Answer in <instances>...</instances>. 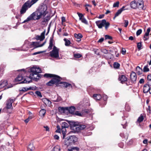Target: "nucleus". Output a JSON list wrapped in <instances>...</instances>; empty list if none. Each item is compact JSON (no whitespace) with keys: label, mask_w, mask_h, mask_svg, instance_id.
<instances>
[{"label":"nucleus","mask_w":151,"mask_h":151,"mask_svg":"<svg viewBox=\"0 0 151 151\" xmlns=\"http://www.w3.org/2000/svg\"><path fill=\"white\" fill-rule=\"evenodd\" d=\"M47 7L45 6H41L39 10L34 12L24 20L22 23H24L31 20L40 19L42 16H45L47 14Z\"/></svg>","instance_id":"1"},{"label":"nucleus","mask_w":151,"mask_h":151,"mask_svg":"<svg viewBox=\"0 0 151 151\" xmlns=\"http://www.w3.org/2000/svg\"><path fill=\"white\" fill-rule=\"evenodd\" d=\"M30 72L31 73L30 74L29 77H27L20 83H29L32 81V79L37 81L39 79V78H40L41 77V75L39 73H41L42 71L39 67L34 66L31 68Z\"/></svg>","instance_id":"2"},{"label":"nucleus","mask_w":151,"mask_h":151,"mask_svg":"<svg viewBox=\"0 0 151 151\" xmlns=\"http://www.w3.org/2000/svg\"><path fill=\"white\" fill-rule=\"evenodd\" d=\"M39 0H28L25 2L22 5L20 13L21 14L25 13L29 8H30L33 5L36 3Z\"/></svg>","instance_id":"3"},{"label":"nucleus","mask_w":151,"mask_h":151,"mask_svg":"<svg viewBox=\"0 0 151 151\" xmlns=\"http://www.w3.org/2000/svg\"><path fill=\"white\" fill-rule=\"evenodd\" d=\"M96 23L98 28L101 29L103 26H105V28L107 30L110 25V23L106 22L105 19H103L101 21L99 20L96 21Z\"/></svg>","instance_id":"4"},{"label":"nucleus","mask_w":151,"mask_h":151,"mask_svg":"<svg viewBox=\"0 0 151 151\" xmlns=\"http://www.w3.org/2000/svg\"><path fill=\"white\" fill-rule=\"evenodd\" d=\"M44 76L46 78L53 77V78L52 79V80L55 83H58L60 81V77L59 76L55 75L45 73L44 75Z\"/></svg>","instance_id":"5"},{"label":"nucleus","mask_w":151,"mask_h":151,"mask_svg":"<svg viewBox=\"0 0 151 151\" xmlns=\"http://www.w3.org/2000/svg\"><path fill=\"white\" fill-rule=\"evenodd\" d=\"M69 125L67 123L64 122H62L61 124V131L63 136V138L65 139V135L67 133L66 128H68Z\"/></svg>","instance_id":"6"},{"label":"nucleus","mask_w":151,"mask_h":151,"mask_svg":"<svg viewBox=\"0 0 151 151\" xmlns=\"http://www.w3.org/2000/svg\"><path fill=\"white\" fill-rule=\"evenodd\" d=\"M51 56L57 58L59 57V49L55 46H54L53 49L50 52Z\"/></svg>","instance_id":"7"},{"label":"nucleus","mask_w":151,"mask_h":151,"mask_svg":"<svg viewBox=\"0 0 151 151\" xmlns=\"http://www.w3.org/2000/svg\"><path fill=\"white\" fill-rule=\"evenodd\" d=\"M59 110H61L63 112H64V111L66 110H67L70 113L72 114L74 113L75 110V107L74 106H71L69 107H66L65 109L63 107H61L59 108Z\"/></svg>","instance_id":"8"},{"label":"nucleus","mask_w":151,"mask_h":151,"mask_svg":"<svg viewBox=\"0 0 151 151\" xmlns=\"http://www.w3.org/2000/svg\"><path fill=\"white\" fill-rule=\"evenodd\" d=\"M15 99H10L6 101V108L7 109H13L12 104L14 102Z\"/></svg>","instance_id":"9"},{"label":"nucleus","mask_w":151,"mask_h":151,"mask_svg":"<svg viewBox=\"0 0 151 151\" xmlns=\"http://www.w3.org/2000/svg\"><path fill=\"white\" fill-rule=\"evenodd\" d=\"M46 42V41H45L42 44L39 45V42H32L31 43H29L30 45H33L36 47H41L43 46Z\"/></svg>","instance_id":"10"},{"label":"nucleus","mask_w":151,"mask_h":151,"mask_svg":"<svg viewBox=\"0 0 151 151\" xmlns=\"http://www.w3.org/2000/svg\"><path fill=\"white\" fill-rule=\"evenodd\" d=\"M136 1L138 8L142 9L144 5L143 0H136Z\"/></svg>","instance_id":"11"},{"label":"nucleus","mask_w":151,"mask_h":151,"mask_svg":"<svg viewBox=\"0 0 151 151\" xmlns=\"http://www.w3.org/2000/svg\"><path fill=\"white\" fill-rule=\"evenodd\" d=\"M118 79L122 83H123L127 81V77L124 75H119Z\"/></svg>","instance_id":"12"},{"label":"nucleus","mask_w":151,"mask_h":151,"mask_svg":"<svg viewBox=\"0 0 151 151\" xmlns=\"http://www.w3.org/2000/svg\"><path fill=\"white\" fill-rule=\"evenodd\" d=\"M45 31H44L42 32L40 36H37L36 37V39L37 40H40L41 41L43 40L45 38Z\"/></svg>","instance_id":"13"},{"label":"nucleus","mask_w":151,"mask_h":151,"mask_svg":"<svg viewBox=\"0 0 151 151\" xmlns=\"http://www.w3.org/2000/svg\"><path fill=\"white\" fill-rule=\"evenodd\" d=\"M150 90V86L147 84H145L143 86V92L144 93H147Z\"/></svg>","instance_id":"14"},{"label":"nucleus","mask_w":151,"mask_h":151,"mask_svg":"<svg viewBox=\"0 0 151 151\" xmlns=\"http://www.w3.org/2000/svg\"><path fill=\"white\" fill-rule=\"evenodd\" d=\"M130 76L132 82L135 81H136L137 76L136 74L134 72H132L131 73Z\"/></svg>","instance_id":"15"},{"label":"nucleus","mask_w":151,"mask_h":151,"mask_svg":"<svg viewBox=\"0 0 151 151\" xmlns=\"http://www.w3.org/2000/svg\"><path fill=\"white\" fill-rule=\"evenodd\" d=\"M130 6L131 8L134 9H136L138 8L137 5L136 4V0H135L132 1L130 3Z\"/></svg>","instance_id":"16"},{"label":"nucleus","mask_w":151,"mask_h":151,"mask_svg":"<svg viewBox=\"0 0 151 151\" xmlns=\"http://www.w3.org/2000/svg\"><path fill=\"white\" fill-rule=\"evenodd\" d=\"M34 88L31 87H30L29 88L27 87H23L20 88L19 89L20 91L26 92L28 90H33Z\"/></svg>","instance_id":"17"},{"label":"nucleus","mask_w":151,"mask_h":151,"mask_svg":"<svg viewBox=\"0 0 151 151\" xmlns=\"http://www.w3.org/2000/svg\"><path fill=\"white\" fill-rule=\"evenodd\" d=\"M74 37L76 38V40L79 42L81 40V38L83 37V36L81 34L78 33V34H75Z\"/></svg>","instance_id":"18"},{"label":"nucleus","mask_w":151,"mask_h":151,"mask_svg":"<svg viewBox=\"0 0 151 151\" xmlns=\"http://www.w3.org/2000/svg\"><path fill=\"white\" fill-rule=\"evenodd\" d=\"M70 140L72 141V143H75L77 142L78 139L77 137L74 135L72 136L69 137Z\"/></svg>","instance_id":"19"},{"label":"nucleus","mask_w":151,"mask_h":151,"mask_svg":"<svg viewBox=\"0 0 151 151\" xmlns=\"http://www.w3.org/2000/svg\"><path fill=\"white\" fill-rule=\"evenodd\" d=\"M124 6H123L115 14L114 17L113 19H115V18L119 16V15L124 10Z\"/></svg>","instance_id":"20"},{"label":"nucleus","mask_w":151,"mask_h":151,"mask_svg":"<svg viewBox=\"0 0 151 151\" xmlns=\"http://www.w3.org/2000/svg\"><path fill=\"white\" fill-rule=\"evenodd\" d=\"M86 127V126L84 125H78L76 127V129L77 130H82L85 129Z\"/></svg>","instance_id":"21"},{"label":"nucleus","mask_w":151,"mask_h":151,"mask_svg":"<svg viewBox=\"0 0 151 151\" xmlns=\"http://www.w3.org/2000/svg\"><path fill=\"white\" fill-rule=\"evenodd\" d=\"M53 40L52 37H50V40L49 45L48 47V49L50 50L52 49L53 46Z\"/></svg>","instance_id":"22"},{"label":"nucleus","mask_w":151,"mask_h":151,"mask_svg":"<svg viewBox=\"0 0 151 151\" xmlns=\"http://www.w3.org/2000/svg\"><path fill=\"white\" fill-rule=\"evenodd\" d=\"M142 69L139 66H137L136 68V73L138 75H140L142 73Z\"/></svg>","instance_id":"23"},{"label":"nucleus","mask_w":151,"mask_h":151,"mask_svg":"<svg viewBox=\"0 0 151 151\" xmlns=\"http://www.w3.org/2000/svg\"><path fill=\"white\" fill-rule=\"evenodd\" d=\"M46 113V110L45 109H42L39 112V115L40 116H44Z\"/></svg>","instance_id":"24"},{"label":"nucleus","mask_w":151,"mask_h":151,"mask_svg":"<svg viewBox=\"0 0 151 151\" xmlns=\"http://www.w3.org/2000/svg\"><path fill=\"white\" fill-rule=\"evenodd\" d=\"M93 97L95 99L97 100H100L101 98V96L99 94H94Z\"/></svg>","instance_id":"25"},{"label":"nucleus","mask_w":151,"mask_h":151,"mask_svg":"<svg viewBox=\"0 0 151 151\" xmlns=\"http://www.w3.org/2000/svg\"><path fill=\"white\" fill-rule=\"evenodd\" d=\"M60 83L62 84L63 86L66 88H67L68 87L72 88V86L70 84L65 82H61Z\"/></svg>","instance_id":"26"},{"label":"nucleus","mask_w":151,"mask_h":151,"mask_svg":"<svg viewBox=\"0 0 151 151\" xmlns=\"http://www.w3.org/2000/svg\"><path fill=\"white\" fill-rule=\"evenodd\" d=\"M35 149L33 144H30L29 145L28 147V151H32Z\"/></svg>","instance_id":"27"},{"label":"nucleus","mask_w":151,"mask_h":151,"mask_svg":"<svg viewBox=\"0 0 151 151\" xmlns=\"http://www.w3.org/2000/svg\"><path fill=\"white\" fill-rule=\"evenodd\" d=\"M70 140V139L69 137L68 138L67 137L65 138L64 141L65 145H66L67 146L70 145L69 141Z\"/></svg>","instance_id":"28"},{"label":"nucleus","mask_w":151,"mask_h":151,"mask_svg":"<svg viewBox=\"0 0 151 151\" xmlns=\"http://www.w3.org/2000/svg\"><path fill=\"white\" fill-rule=\"evenodd\" d=\"M64 40L65 42V45L66 46H69L71 43L70 41L66 38H64Z\"/></svg>","instance_id":"29"},{"label":"nucleus","mask_w":151,"mask_h":151,"mask_svg":"<svg viewBox=\"0 0 151 151\" xmlns=\"http://www.w3.org/2000/svg\"><path fill=\"white\" fill-rule=\"evenodd\" d=\"M23 79V77L21 75H19L15 79L16 81H19Z\"/></svg>","instance_id":"30"},{"label":"nucleus","mask_w":151,"mask_h":151,"mask_svg":"<svg viewBox=\"0 0 151 151\" xmlns=\"http://www.w3.org/2000/svg\"><path fill=\"white\" fill-rule=\"evenodd\" d=\"M7 85V82L6 81H4L3 82H0V86L1 87H4Z\"/></svg>","instance_id":"31"},{"label":"nucleus","mask_w":151,"mask_h":151,"mask_svg":"<svg viewBox=\"0 0 151 151\" xmlns=\"http://www.w3.org/2000/svg\"><path fill=\"white\" fill-rule=\"evenodd\" d=\"M45 103V104H47L48 105H50L51 104V102L47 99H45L44 100Z\"/></svg>","instance_id":"32"},{"label":"nucleus","mask_w":151,"mask_h":151,"mask_svg":"<svg viewBox=\"0 0 151 151\" xmlns=\"http://www.w3.org/2000/svg\"><path fill=\"white\" fill-rule=\"evenodd\" d=\"M144 119V117L143 115H141L137 119V122H141L143 121Z\"/></svg>","instance_id":"33"},{"label":"nucleus","mask_w":151,"mask_h":151,"mask_svg":"<svg viewBox=\"0 0 151 151\" xmlns=\"http://www.w3.org/2000/svg\"><path fill=\"white\" fill-rule=\"evenodd\" d=\"M113 65L114 68L118 69L119 67L120 64L117 63L115 62L114 63Z\"/></svg>","instance_id":"34"},{"label":"nucleus","mask_w":151,"mask_h":151,"mask_svg":"<svg viewBox=\"0 0 151 151\" xmlns=\"http://www.w3.org/2000/svg\"><path fill=\"white\" fill-rule=\"evenodd\" d=\"M60 150V148L59 146H57L54 148V150L53 151H59Z\"/></svg>","instance_id":"35"},{"label":"nucleus","mask_w":151,"mask_h":151,"mask_svg":"<svg viewBox=\"0 0 151 151\" xmlns=\"http://www.w3.org/2000/svg\"><path fill=\"white\" fill-rule=\"evenodd\" d=\"M54 84H55V83L52 79L51 81L47 83V85L49 86H51Z\"/></svg>","instance_id":"36"},{"label":"nucleus","mask_w":151,"mask_h":151,"mask_svg":"<svg viewBox=\"0 0 151 151\" xmlns=\"http://www.w3.org/2000/svg\"><path fill=\"white\" fill-rule=\"evenodd\" d=\"M147 65L145 66L143 68V71L145 72H148L149 71V69L148 68Z\"/></svg>","instance_id":"37"},{"label":"nucleus","mask_w":151,"mask_h":151,"mask_svg":"<svg viewBox=\"0 0 151 151\" xmlns=\"http://www.w3.org/2000/svg\"><path fill=\"white\" fill-rule=\"evenodd\" d=\"M119 2L118 1L114 3L113 5V7H118L119 6Z\"/></svg>","instance_id":"38"},{"label":"nucleus","mask_w":151,"mask_h":151,"mask_svg":"<svg viewBox=\"0 0 151 151\" xmlns=\"http://www.w3.org/2000/svg\"><path fill=\"white\" fill-rule=\"evenodd\" d=\"M74 114L75 115L78 116H82V114H81V113L78 111H76L74 113Z\"/></svg>","instance_id":"39"},{"label":"nucleus","mask_w":151,"mask_h":151,"mask_svg":"<svg viewBox=\"0 0 151 151\" xmlns=\"http://www.w3.org/2000/svg\"><path fill=\"white\" fill-rule=\"evenodd\" d=\"M142 46V44L141 42H138L137 43V47L138 49L139 50H140L141 49V47Z\"/></svg>","instance_id":"40"},{"label":"nucleus","mask_w":151,"mask_h":151,"mask_svg":"<svg viewBox=\"0 0 151 151\" xmlns=\"http://www.w3.org/2000/svg\"><path fill=\"white\" fill-rule=\"evenodd\" d=\"M82 22L86 24H88V22L86 19L85 18H83L80 19Z\"/></svg>","instance_id":"41"},{"label":"nucleus","mask_w":151,"mask_h":151,"mask_svg":"<svg viewBox=\"0 0 151 151\" xmlns=\"http://www.w3.org/2000/svg\"><path fill=\"white\" fill-rule=\"evenodd\" d=\"M142 32V30L141 29H138L136 32V35L137 36L139 35Z\"/></svg>","instance_id":"42"},{"label":"nucleus","mask_w":151,"mask_h":151,"mask_svg":"<svg viewBox=\"0 0 151 151\" xmlns=\"http://www.w3.org/2000/svg\"><path fill=\"white\" fill-rule=\"evenodd\" d=\"M50 19V17L49 16H47L44 19L43 21L46 22L48 21Z\"/></svg>","instance_id":"43"},{"label":"nucleus","mask_w":151,"mask_h":151,"mask_svg":"<svg viewBox=\"0 0 151 151\" xmlns=\"http://www.w3.org/2000/svg\"><path fill=\"white\" fill-rule=\"evenodd\" d=\"M150 29L151 28L150 27H149L148 28L147 30V32L145 33L146 34V36L149 35V33L150 31Z\"/></svg>","instance_id":"44"},{"label":"nucleus","mask_w":151,"mask_h":151,"mask_svg":"<svg viewBox=\"0 0 151 151\" xmlns=\"http://www.w3.org/2000/svg\"><path fill=\"white\" fill-rule=\"evenodd\" d=\"M35 93L38 96L40 97H42V96L41 93L39 91H37L35 92Z\"/></svg>","instance_id":"45"},{"label":"nucleus","mask_w":151,"mask_h":151,"mask_svg":"<svg viewBox=\"0 0 151 151\" xmlns=\"http://www.w3.org/2000/svg\"><path fill=\"white\" fill-rule=\"evenodd\" d=\"M93 111V110L91 109H86L85 110V112L86 113H89L92 112Z\"/></svg>","instance_id":"46"},{"label":"nucleus","mask_w":151,"mask_h":151,"mask_svg":"<svg viewBox=\"0 0 151 151\" xmlns=\"http://www.w3.org/2000/svg\"><path fill=\"white\" fill-rule=\"evenodd\" d=\"M149 38V35L146 36V34H145L143 37V39L145 41H146Z\"/></svg>","instance_id":"47"},{"label":"nucleus","mask_w":151,"mask_h":151,"mask_svg":"<svg viewBox=\"0 0 151 151\" xmlns=\"http://www.w3.org/2000/svg\"><path fill=\"white\" fill-rule=\"evenodd\" d=\"M74 56L75 58H79L81 57V55L80 54H75Z\"/></svg>","instance_id":"48"},{"label":"nucleus","mask_w":151,"mask_h":151,"mask_svg":"<svg viewBox=\"0 0 151 151\" xmlns=\"http://www.w3.org/2000/svg\"><path fill=\"white\" fill-rule=\"evenodd\" d=\"M102 52L105 54H107L108 53V51L106 49H103L101 50Z\"/></svg>","instance_id":"49"},{"label":"nucleus","mask_w":151,"mask_h":151,"mask_svg":"<svg viewBox=\"0 0 151 151\" xmlns=\"http://www.w3.org/2000/svg\"><path fill=\"white\" fill-rule=\"evenodd\" d=\"M79 150V148L77 147H73L72 148L70 151H77Z\"/></svg>","instance_id":"50"},{"label":"nucleus","mask_w":151,"mask_h":151,"mask_svg":"<svg viewBox=\"0 0 151 151\" xmlns=\"http://www.w3.org/2000/svg\"><path fill=\"white\" fill-rule=\"evenodd\" d=\"M105 39H109V40H111L112 39V37L111 36L106 35L105 36Z\"/></svg>","instance_id":"51"},{"label":"nucleus","mask_w":151,"mask_h":151,"mask_svg":"<svg viewBox=\"0 0 151 151\" xmlns=\"http://www.w3.org/2000/svg\"><path fill=\"white\" fill-rule=\"evenodd\" d=\"M77 14H78V16L79 17L80 20L81 19L83 18V15L82 14L80 13H78Z\"/></svg>","instance_id":"52"},{"label":"nucleus","mask_w":151,"mask_h":151,"mask_svg":"<svg viewBox=\"0 0 151 151\" xmlns=\"http://www.w3.org/2000/svg\"><path fill=\"white\" fill-rule=\"evenodd\" d=\"M123 55H124L126 53V50L125 49L122 48L121 51Z\"/></svg>","instance_id":"53"},{"label":"nucleus","mask_w":151,"mask_h":151,"mask_svg":"<svg viewBox=\"0 0 151 151\" xmlns=\"http://www.w3.org/2000/svg\"><path fill=\"white\" fill-rule=\"evenodd\" d=\"M108 98V97L107 95H104L103 96V99L104 101L106 100Z\"/></svg>","instance_id":"54"},{"label":"nucleus","mask_w":151,"mask_h":151,"mask_svg":"<svg viewBox=\"0 0 151 151\" xmlns=\"http://www.w3.org/2000/svg\"><path fill=\"white\" fill-rule=\"evenodd\" d=\"M124 22H125L124 27H126L127 26L129 22H128V21L127 20H125L124 21Z\"/></svg>","instance_id":"55"},{"label":"nucleus","mask_w":151,"mask_h":151,"mask_svg":"<svg viewBox=\"0 0 151 151\" xmlns=\"http://www.w3.org/2000/svg\"><path fill=\"white\" fill-rule=\"evenodd\" d=\"M43 127L45 129V130L46 131L48 132L50 131L49 128L47 126H44Z\"/></svg>","instance_id":"56"},{"label":"nucleus","mask_w":151,"mask_h":151,"mask_svg":"<svg viewBox=\"0 0 151 151\" xmlns=\"http://www.w3.org/2000/svg\"><path fill=\"white\" fill-rule=\"evenodd\" d=\"M147 79L148 80L151 81V74H149L148 75Z\"/></svg>","instance_id":"57"},{"label":"nucleus","mask_w":151,"mask_h":151,"mask_svg":"<svg viewBox=\"0 0 151 151\" xmlns=\"http://www.w3.org/2000/svg\"><path fill=\"white\" fill-rule=\"evenodd\" d=\"M144 80L142 78L139 81V83H144Z\"/></svg>","instance_id":"58"},{"label":"nucleus","mask_w":151,"mask_h":151,"mask_svg":"<svg viewBox=\"0 0 151 151\" xmlns=\"http://www.w3.org/2000/svg\"><path fill=\"white\" fill-rule=\"evenodd\" d=\"M104 40V38H101L99 40L98 42H99L101 43Z\"/></svg>","instance_id":"59"},{"label":"nucleus","mask_w":151,"mask_h":151,"mask_svg":"<svg viewBox=\"0 0 151 151\" xmlns=\"http://www.w3.org/2000/svg\"><path fill=\"white\" fill-rule=\"evenodd\" d=\"M62 22H64L65 21V18L64 17H61Z\"/></svg>","instance_id":"60"},{"label":"nucleus","mask_w":151,"mask_h":151,"mask_svg":"<svg viewBox=\"0 0 151 151\" xmlns=\"http://www.w3.org/2000/svg\"><path fill=\"white\" fill-rule=\"evenodd\" d=\"M42 52H34V53H33L32 55H37L38 54H40Z\"/></svg>","instance_id":"61"},{"label":"nucleus","mask_w":151,"mask_h":151,"mask_svg":"<svg viewBox=\"0 0 151 151\" xmlns=\"http://www.w3.org/2000/svg\"><path fill=\"white\" fill-rule=\"evenodd\" d=\"M54 138L56 139H58L59 138V137L57 135H54Z\"/></svg>","instance_id":"62"},{"label":"nucleus","mask_w":151,"mask_h":151,"mask_svg":"<svg viewBox=\"0 0 151 151\" xmlns=\"http://www.w3.org/2000/svg\"><path fill=\"white\" fill-rule=\"evenodd\" d=\"M29 120V118H28L24 120V122L26 123H28Z\"/></svg>","instance_id":"63"},{"label":"nucleus","mask_w":151,"mask_h":151,"mask_svg":"<svg viewBox=\"0 0 151 151\" xmlns=\"http://www.w3.org/2000/svg\"><path fill=\"white\" fill-rule=\"evenodd\" d=\"M147 139H145L143 141V143L144 144H146L147 143Z\"/></svg>","instance_id":"64"}]
</instances>
